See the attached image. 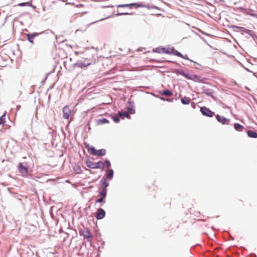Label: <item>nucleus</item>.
<instances>
[{
	"mask_svg": "<svg viewBox=\"0 0 257 257\" xmlns=\"http://www.w3.org/2000/svg\"><path fill=\"white\" fill-rule=\"evenodd\" d=\"M28 167L29 166L27 163H20L18 169L23 176H26L28 173Z\"/></svg>",
	"mask_w": 257,
	"mask_h": 257,
	"instance_id": "f03ea898",
	"label": "nucleus"
},
{
	"mask_svg": "<svg viewBox=\"0 0 257 257\" xmlns=\"http://www.w3.org/2000/svg\"><path fill=\"white\" fill-rule=\"evenodd\" d=\"M84 236L89 240H91L92 237L91 234L90 233L88 230H87L85 231Z\"/></svg>",
	"mask_w": 257,
	"mask_h": 257,
	"instance_id": "4be33fe9",
	"label": "nucleus"
},
{
	"mask_svg": "<svg viewBox=\"0 0 257 257\" xmlns=\"http://www.w3.org/2000/svg\"><path fill=\"white\" fill-rule=\"evenodd\" d=\"M234 127L236 131H241L243 128V126L238 123H234Z\"/></svg>",
	"mask_w": 257,
	"mask_h": 257,
	"instance_id": "f3484780",
	"label": "nucleus"
},
{
	"mask_svg": "<svg viewBox=\"0 0 257 257\" xmlns=\"http://www.w3.org/2000/svg\"><path fill=\"white\" fill-rule=\"evenodd\" d=\"M85 148L87 149L88 152L90 153L91 154L93 155H96L97 153V151L95 150V149L93 147L90 146L89 145H86Z\"/></svg>",
	"mask_w": 257,
	"mask_h": 257,
	"instance_id": "9b49d317",
	"label": "nucleus"
},
{
	"mask_svg": "<svg viewBox=\"0 0 257 257\" xmlns=\"http://www.w3.org/2000/svg\"><path fill=\"white\" fill-rule=\"evenodd\" d=\"M152 51L153 52L158 53H166L169 54H173L179 57L182 58L183 59H186L185 57L181 53L176 50L174 48H171V49L168 48L166 49L165 48L160 47L156 48H154Z\"/></svg>",
	"mask_w": 257,
	"mask_h": 257,
	"instance_id": "f257e3e1",
	"label": "nucleus"
},
{
	"mask_svg": "<svg viewBox=\"0 0 257 257\" xmlns=\"http://www.w3.org/2000/svg\"><path fill=\"white\" fill-rule=\"evenodd\" d=\"M144 6V5H143L141 3H132L129 4H125V5H120L117 6L118 8H124V7H127L130 9H132L133 7L136 8H142Z\"/></svg>",
	"mask_w": 257,
	"mask_h": 257,
	"instance_id": "7ed1b4c3",
	"label": "nucleus"
},
{
	"mask_svg": "<svg viewBox=\"0 0 257 257\" xmlns=\"http://www.w3.org/2000/svg\"><path fill=\"white\" fill-rule=\"evenodd\" d=\"M216 118L219 122H220L223 124H228L229 121V119H227L224 116H220L219 115H216Z\"/></svg>",
	"mask_w": 257,
	"mask_h": 257,
	"instance_id": "0eeeda50",
	"label": "nucleus"
},
{
	"mask_svg": "<svg viewBox=\"0 0 257 257\" xmlns=\"http://www.w3.org/2000/svg\"><path fill=\"white\" fill-rule=\"evenodd\" d=\"M160 94L163 95L170 96L172 95V92L169 90H166L161 92Z\"/></svg>",
	"mask_w": 257,
	"mask_h": 257,
	"instance_id": "6ab92c4d",
	"label": "nucleus"
},
{
	"mask_svg": "<svg viewBox=\"0 0 257 257\" xmlns=\"http://www.w3.org/2000/svg\"><path fill=\"white\" fill-rule=\"evenodd\" d=\"M247 134L248 136L250 138H257V133L255 132H253L252 131H248Z\"/></svg>",
	"mask_w": 257,
	"mask_h": 257,
	"instance_id": "4468645a",
	"label": "nucleus"
},
{
	"mask_svg": "<svg viewBox=\"0 0 257 257\" xmlns=\"http://www.w3.org/2000/svg\"><path fill=\"white\" fill-rule=\"evenodd\" d=\"M118 114L122 118H124V117H129L130 116V114L126 112L123 113L119 112Z\"/></svg>",
	"mask_w": 257,
	"mask_h": 257,
	"instance_id": "5701e85b",
	"label": "nucleus"
},
{
	"mask_svg": "<svg viewBox=\"0 0 257 257\" xmlns=\"http://www.w3.org/2000/svg\"><path fill=\"white\" fill-rule=\"evenodd\" d=\"M39 35L37 33L27 34V40L32 44H34L33 39Z\"/></svg>",
	"mask_w": 257,
	"mask_h": 257,
	"instance_id": "9d476101",
	"label": "nucleus"
},
{
	"mask_svg": "<svg viewBox=\"0 0 257 257\" xmlns=\"http://www.w3.org/2000/svg\"><path fill=\"white\" fill-rule=\"evenodd\" d=\"M98 124H103L108 123L109 121L106 118L99 119L97 121Z\"/></svg>",
	"mask_w": 257,
	"mask_h": 257,
	"instance_id": "aec40b11",
	"label": "nucleus"
},
{
	"mask_svg": "<svg viewBox=\"0 0 257 257\" xmlns=\"http://www.w3.org/2000/svg\"><path fill=\"white\" fill-rule=\"evenodd\" d=\"M86 165L88 167L93 169H96L98 167V166H97V165L95 164V163L90 160H88L86 161Z\"/></svg>",
	"mask_w": 257,
	"mask_h": 257,
	"instance_id": "ddd939ff",
	"label": "nucleus"
},
{
	"mask_svg": "<svg viewBox=\"0 0 257 257\" xmlns=\"http://www.w3.org/2000/svg\"><path fill=\"white\" fill-rule=\"evenodd\" d=\"M190 80H192L194 81L197 82V81H199L200 80V77H199L196 75L192 74Z\"/></svg>",
	"mask_w": 257,
	"mask_h": 257,
	"instance_id": "b1692460",
	"label": "nucleus"
},
{
	"mask_svg": "<svg viewBox=\"0 0 257 257\" xmlns=\"http://www.w3.org/2000/svg\"><path fill=\"white\" fill-rule=\"evenodd\" d=\"M95 164H96L97 166H98L97 168H100L101 166L103 165V163L101 162H98L97 163H95Z\"/></svg>",
	"mask_w": 257,
	"mask_h": 257,
	"instance_id": "c85d7f7f",
	"label": "nucleus"
},
{
	"mask_svg": "<svg viewBox=\"0 0 257 257\" xmlns=\"http://www.w3.org/2000/svg\"><path fill=\"white\" fill-rule=\"evenodd\" d=\"M111 117L115 122H118L119 121V118L116 114H111Z\"/></svg>",
	"mask_w": 257,
	"mask_h": 257,
	"instance_id": "412c9836",
	"label": "nucleus"
},
{
	"mask_svg": "<svg viewBox=\"0 0 257 257\" xmlns=\"http://www.w3.org/2000/svg\"><path fill=\"white\" fill-rule=\"evenodd\" d=\"M181 101L184 104H189L190 102V99L189 97H184L181 99Z\"/></svg>",
	"mask_w": 257,
	"mask_h": 257,
	"instance_id": "2eb2a0df",
	"label": "nucleus"
},
{
	"mask_svg": "<svg viewBox=\"0 0 257 257\" xmlns=\"http://www.w3.org/2000/svg\"><path fill=\"white\" fill-rule=\"evenodd\" d=\"M107 192L101 191L99 192V198L96 200L95 203H102L103 202L104 198L106 196Z\"/></svg>",
	"mask_w": 257,
	"mask_h": 257,
	"instance_id": "1a4fd4ad",
	"label": "nucleus"
},
{
	"mask_svg": "<svg viewBox=\"0 0 257 257\" xmlns=\"http://www.w3.org/2000/svg\"><path fill=\"white\" fill-rule=\"evenodd\" d=\"M5 116L6 113H5L1 117H0V124H3L5 122Z\"/></svg>",
	"mask_w": 257,
	"mask_h": 257,
	"instance_id": "393cba45",
	"label": "nucleus"
},
{
	"mask_svg": "<svg viewBox=\"0 0 257 257\" xmlns=\"http://www.w3.org/2000/svg\"><path fill=\"white\" fill-rule=\"evenodd\" d=\"M72 113L69 105H66L63 108V116L65 119H68Z\"/></svg>",
	"mask_w": 257,
	"mask_h": 257,
	"instance_id": "20e7f679",
	"label": "nucleus"
},
{
	"mask_svg": "<svg viewBox=\"0 0 257 257\" xmlns=\"http://www.w3.org/2000/svg\"><path fill=\"white\" fill-rule=\"evenodd\" d=\"M105 215V211L101 208H99L96 213V218L97 219H101L104 217Z\"/></svg>",
	"mask_w": 257,
	"mask_h": 257,
	"instance_id": "423d86ee",
	"label": "nucleus"
},
{
	"mask_svg": "<svg viewBox=\"0 0 257 257\" xmlns=\"http://www.w3.org/2000/svg\"><path fill=\"white\" fill-rule=\"evenodd\" d=\"M101 190L107 192L106 188L108 186L109 183L107 178H104L101 180Z\"/></svg>",
	"mask_w": 257,
	"mask_h": 257,
	"instance_id": "6e6552de",
	"label": "nucleus"
},
{
	"mask_svg": "<svg viewBox=\"0 0 257 257\" xmlns=\"http://www.w3.org/2000/svg\"><path fill=\"white\" fill-rule=\"evenodd\" d=\"M255 15V16H256V18H257V15Z\"/></svg>",
	"mask_w": 257,
	"mask_h": 257,
	"instance_id": "473e14b6",
	"label": "nucleus"
},
{
	"mask_svg": "<svg viewBox=\"0 0 257 257\" xmlns=\"http://www.w3.org/2000/svg\"><path fill=\"white\" fill-rule=\"evenodd\" d=\"M106 175L108 178L111 179L113 175V171L112 169H108L106 171Z\"/></svg>",
	"mask_w": 257,
	"mask_h": 257,
	"instance_id": "a211bd4d",
	"label": "nucleus"
},
{
	"mask_svg": "<svg viewBox=\"0 0 257 257\" xmlns=\"http://www.w3.org/2000/svg\"><path fill=\"white\" fill-rule=\"evenodd\" d=\"M230 28H232V29H237L239 30H242L243 29V28H242V27L236 26L235 25H231Z\"/></svg>",
	"mask_w": 257,
	"mask_h": 257,
	"instance_id": "bb28decb",
	"label": "nucleus"
},
{
	"mask_svg": "<svg viewBox=\"0 0 257 257\" xmlns=\"http://www.w3.org/2000/svg\"><path fill=\"white\" fill-rule=\"evenodd\" d=\"M104 164H105L106 167L108 168H109L111 166L110 163L108 160H106L104 162Z\"/></svg>",
	"mask_w": 257,
	"mask_h": 257,
	"instance_id": "cd10ccee",
	"label": "nucleus"
},
{
	"mask_svg": "<svg viewBox=\"0 0 257 257\" xmlns=\"http://www.w3.org/2000/svg\"><path fill=\"white\" fill-rule=\"evenodd\" d=\"M27 4L26 3H20L18 5V6H26Z\"/></svg>",
	"mask_w": 257,
	"mask_h": 257,
	"instance_id": "c756f323",
	"label": "nucleus"
},
{
	"mask_svg": "<svg viewBox=\"0 0 257 257\" xmlns=\"http://www.w3.org/2000/svg\"><path fill=\"white\" fill-rule=\"evenodd\" d=\"M180 74L182 75H183V76H184L185 77H186V78H187L188 79H191L192 74H186V73H185L184 72H182Z\"/></svg>",
	"mask_w": 257,
	"mask_h": 257,
	"instance_id": "a878e982",
	"label": "nucleus"
},
{
	"mask_svg": "<svg viewBox=\"0 0 257 257\" xmlns=\"http://www.w3.org/2000/svg\"><path fill=\"white\" fill-rule=\"evenodd\" d=\"M132 13L128 12H122L120 13L121 15H131Z\"/></svg>",
	"mask_w": 257,
	"mask_h": 257,
	"instance_id": "7c9ffc66",
	"label": "nucleus"
},
{
	"mask_svg": "<svg viewBox=\"0 0 257 257\" xmlns=\"http://www.w3.org/2000/svg\"><path fill=\"white\" fill-rule=\"evenodd\" d=\"M96 156H104L106 154V150L105 149H100L96 152Z\"/></svg>",
	"mask_w": 257,
	"mask_h": 257,
	"instance_id": "dca6fc26",
	"label": "nucleus"
},
{
	"mask_svg": "<svg viewBox=\"0 0 257 257\" xmlns=\"http://www.w3.org/2000/svg\"><path fill=\"white\" fill-rule=\"evenodd\" d=\"M1 77H2V75H1V73H0V82H3V80L2 79Z\"/></svg>",
	"mask_w": 257,
	"mask_h": 257,
	"instance_id": "2f4dec72",
	"label": "nucleus"
},
{
	"mask_svg": "<svg viewBox=\"0 0 257 257\" xmlns=\"http://www.w3.org/2000/svg\"><path fill=\"white\" fill-rule=\"evenodd\" d=\"M200 111L203 115L209 117H212L214 114L213 112L205 106L200 108Z\"/></svg>",
	"mask_w": 257,
	"mask_h": 257,
	"instance_id": "39448f33",
	"label": "nucleus"
},
{
	"mask_svg": "<svg viewBox=\"0 0 257 257\" xmlns=\"http://www.w3.org/2000/svg\"><path fill=\"white\" fill-rule=\"evenodd\" d=\"M91 64V62L89 61H87V62H80L76 64L77 66L78 67L82 68L83 67H86L88 66H89Z\"/></svg>",
	"mask_w": 257,
	"mask_h": 257,
	"instance_id": "f8f14e48",
	"label": "nucleus"
}]
</instances>
